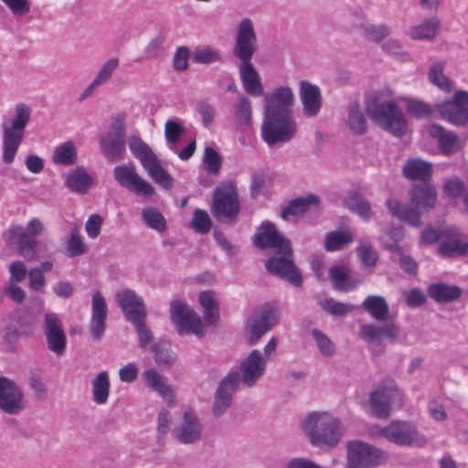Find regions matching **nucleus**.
<instances>
[{
    "label": "nucleus",
    "mask_w": 468,
    "mask_h": 468,
    "mask_svg": "<svg viewBox=\"0 0 468 468\" xmlns=\"http://www.w3.org/2000/svg\"><path fill=\"white\" fill-rule=\"evenodd\" d=\"M253 242L258 248H271L276 250V255L266 261L265 267L269 272L284 278L296 286L301 284V275L292 259L291 243L277 231L271 222L263 221L260 225Z\"/></svg>",
    "instance_id": "f257e3e1"
},
{
    "label": "nucleus",
    "mask_w": 468,
    "mask_h": 468,
    "mask_svg": "<svg viewBox=\"0 0 468 468\" xmlns=\"http://www.w3.org/2000/svg\"><path fill=\"white\" fill-rule=\"evenodd\" d=\"M258 49V41L253 21L249 17L240 19L237 27V34L233 53L241 60L239 74L244 90L252 96L263 93V85L259 72L250 59Z\"/></svg>",
    "instance_id": "f03ea898"
},
{
    "label": "nucleus",
    "mask_w": 468,
    "mask_h": 468,
    "mask_svg": "<svg viewBox=\"0 0 468 468\" xmlns=\"http://www.w3.org/2000/svg\"><path fill=\"white\" fill-rule=\"evenodd\" d=\"M365 103L367 114L377 125L399 137L406 133L407 121L389 88L367 94Z\"/></svg>",
    "instance_id": "7ed1b4c3"
},
{
    "label": "nucleus",
    "mask_w": 468,
    "mask_h": 468,
    "mask_svg": "<svg viewBox=\"0 0 468 468\" xmlns=\"http://www.w3.org/2000/svg\"><path fill=\"white\" fill-rule=\"evenodd\" d=\"M46 228L37 218L29 219L26 227L12 225L3 234L7 244L16 245L21 256L27 261H37L40 255L47 251V244L37 241L36 238L44 235Z\"/></svg>",
    "instance_id": "20e7f679"
},
{
    "label": "nucleus",
    "mask_w": 468,
    "mask_h": 468,
    "mask_svg": "<svg viewBox=\"0 0 468 468\" xmlns=\"http://www.w3.org/2000/svg\"><path fill=\"white\" fill-rule=\"evenodd\" d=\"M31 110L25 103L15 107L14 114L2 122V161L11 165L17 154L18 149L25 138V129L30 122Z\"/></svg>",
    "instance_id": "39448f33"
},
{
    "label": "nucleus",
    "mask_w": 468,
    "mask_h": 468,
    "mask_svg": "<svg viewBox=\"0 0 468 468\" xmlns=\"http://www.w3.org/2000/svg\"><path fill=\"white\" fill-rule=\"evenodd\" d=\"M410 197L414 208L406 207L394 198L388 199L387 206L393 216L412 226H419L420 211H428L435 207L437 191L430 185L414 186L410 192Z\"/></svg>",
    "instance_id": "423d86ee"
},
{
    "label": "nucleus",
    "mask_w": 468,
    "mask_h": 468,
    "mask_svg": "<svg viewBox=\"0 0 468 468\" xmlns=\"http://www.w3.org/2000/svg\"><path fill=\"white\" fill-rule=\"evenodd\" d=\"M310 442L318 447H334L341 438L337 420L326 412H311L302 422Z\"/></svg>",
    "instance_id": "0eeeda50"
},
{
    "label": "nucleus",
    "mask_w": 468,
    "mask_h": 468,
    "mask_svg": "<svg viewBox=\"0 0 468 468\" xmlns=\"http://www.w3.org/2000/svg\"><path fill=\"white\" fill-rule=\"evenodd\" d=\"M296 133L297 123L292 114H264L261 136L268 145L286 144Z\"/></svg>",
    "instance_id": "6e6552de"
},
{
    "label": "nucleus",
    "mask_w": 468,
    "mask_h": 468,
    "mask_svg": "<svg viewBox=\"0 0 468 468\" xmlns=\"http://www.w3.org/2000/svg\"><path fill=\"white\" fill-rule=\"evenodd\" d=\"M128 144L131 152L140 160L148 176L160 186L170 189L172 187V178L162 167L151 148L135 136L129 138Z\"/></svg>",
    "instance_id": "1a4fd4ad"
},
{
    "label": "nucleus",
    "mask_w": 468,
    "mask_h": 468,
    "mask_svg": "<svg viewBox=\"0 0 468 468\" xmlns=\"http://www.w3.org/2000/svg\"><path fill=\"white\" fill-rule=\"evenodd\" d=\"M170 318L179 335H204V324L200 316L186 302L175 299L170 303Z\"/></svg>",
    "instance_id": "9d476101"
},
{
    "label": "nucleus",
    "mask_w": 468,
    "mask_h": 468,
    "mask_svg": "<svg viewBox=\"0 0 468 468\" xmlns=\"http://www.w3.org/2000/svg\"><path fill=\"white\" fill-rule=\"evenodd\" d=\"M440 117L454 125L464 126L468 123V91H456L452 100L435 104Z\"/></svg>",
    "instance_id": "9b49d317"
},
{
    "label": "nucleus",
    "mask_w": 468,
    "mask_h": 468,
    "mask_svg": "<svg viewBox=\"0 0 468 468\" xmlns=\"http://www.w3.org/2000/svg\"><path fill=\"white\" fill-rule=\"evenodd\" d=\"M348 463L352 468H371L378 466L384 458V452L375 446L354 441L347 447Z\"/></svg>",
    "instance_id": "f8f14e48"
},
{
    "label": "nucleus",
    "mask_w": 468,
    "mask_h": 468,
    "mask_svg": "<svg viewBox=\"0 0 468 468\" xmlns=\"http://www.w3.org/2000/svg\"><path fill=\"white\" fill-rule=\"evenodd\" d=\"M294 102L292 88L279 85L264 95V114H292Z\"/></svg>",
    "instance_id": "ddd939ff"
},
{
    "label": "nucleus",
    "mask_w": 468,
    "mask_h": 468,
    "mask_svg": "<svg viewBox=\"0 0 468 468\" xmlns=\"http://www.w3.org/2000/svg\"><path fill=\"white\" fill-rule=\"evenodd\" d=\"M403 395L396 387H381L370 393L369 404L372 414L379 419L389 416L391 406H401Z\"/></svg>",
    "instance_id": "4468645a"
},
{
    "label": "nucleus",
    "mask_w": 468,
    "mask_h": 468,
    "mask_svg": "<svg viewBox=\"0 0 468 468\" xmlns=\"http://www.w3.org/2000/svg\"><path fill=\"white\" fill-rule=\"evenodd\" d=\"M212 212L219 220H232L239 213L238 197L232 185H224L215 191Z\"/></svg>",
    "instance_id": "2eb2a0df"
},
{
    "label": "nucleus",
    "mask_w": 468,
    "mask_h": 468,
    "mask_svg": "<svg viewBox=\"0 0 468 468\" xmlns=\"http://www.w3.org/2000/svg\"><path fill=\"white\" fill-rule=\"evenodd\" d=\"M280 317V308L274 303L264 304L255 318L250 321L247 326L249 340L251 345L257 341L266 332L271 330L278 322Z\"/></svg>",
    "instance_id": "dca6fc26"
},
{
    "label": "nucleus",
    "mask_w": 468,
    "mask_h": 468,
    "mask_svg": "<svg viewBox=\"0 0 468 468\" xmlns=\"http://www.w3.org/2000/svg\"><path fill=\"white\" fill-rule=\"evenodd\" d=\"M113 176L121 186L140 197H150L154 193V187L137 174L134 165H118L113 169Z\"/></svg>",
    "instance_id": "f3484780"
},
{
    "label": "nucleus",
    "mask_w": 468,
    "mask_h": 468,
    "mask_svg": "<svg viewBox=\"0 0 468 468\" xmlns=\"http://www.w3.org/2000/svg\"><path fill=\"white\" fill-rule=\"evenodd\" d=\"M44 329L48 349L58 356L62 355L66 350L67 336L62 328L60 316L54 312H46Z\"/></svg>",
    "instance_id": "a211bd4d"
},
{
    "label": "nucleus",
    "mask_w": 468,
    "mask_h": 468,
    "mask_svg": "<svg viewBox=\"0 0 468 468\" xmlns=\"http://www.w3.org/2000/svg\"><path fill=\"white\" fill-rule=\"evenodd\" d=\"M24 409V393L16 382H0V410L8 415H17Z\"/></svg>",
    "instance_id": "6ab92c4d"
},
{
    "label": "nucleus",
    "mask_w": 468,
    "mask_h": 468,
    "mask_svg": "<svg viewBox=\"0 0 468 468\" xmlns=\"http://www.w3.org/2000/svg\"><path fill=\"white\" fill-rule=\"evenodd\" d=\"M380 434L397 445H411L417 437V429L411 422L394 420L381 428Z\"/></svg>",
    "instance_id": "aec40b11"
},
{
    "label": "nucleus",
    "mask_w": 468,
    "mask_h": 468,
    "mask_svg": "<svg viewBox=\"0 0 468 468\" xmlns=\"http://www.w3.org/2000/svg\"><path fill=\"white\" fill-rule=\"evenodd\" d=\"M174 436L184 444L195 443L201 439L202 427L193 410H186L181 423L173 430Z\"/></svg>",
    "instance_id": "412c9836"
},
{
    "label": "nucleus",
    "mask_w": 468,
    "mask_h": 468,
    "mask_svg": "<svg viewBox=\"0 0 468 468\" xmlns=\"http://www.w3.org/2000/svg\"><path fill=\"white\" fill-rule=\"evenodd\" d=\"M116 301L121 306L127 320L138 321L145 317V306L140 296L129 289L121 290L116 293Z\"/></svg>",
    "instance_id": "4be33fe9"
},
{
    "label": "nucleus",
    "mask_w": 468,
    "mask_h": 468,
    "mask_svg": "<svg viewBox=\"0 0 468 468\" xmlns=\"http://www.w3.org/2000/svg\"><path fill=\"white\" fill-rule=\"evenodd\" d=\"M427 131L437 141L440 151L445 155L460 151L464 145V143L455 133L446 131L441 125L431 124L428 126Z\"/></svg>",
    "instance_id": "5701e85b"
},
{
    "label": "nucleus",
    "mask_w": 468,
    "mask_h": 468,
    "mask_svg": "<svg viewBox=\"0 0 468 468\" xmlns=\"http://www.w3.org/2000/svg\"><path fill=\"white\" fill-rule=\"evenodd\" d=\"M300 99L303 114L306 117H314L319 113L322 106V96L318 86L305 80L301 81Z\"/></svg>",
    "instance_id": "b1692460"
},
{
    "label": "nucleus",
    "mask_w": 468,
    "mask_h": 468,
    "mask_svg": "<svg viewBox=\"0 0 468 468\" xmlns=\"http://www.w3.org/2000/svg\"><path fill=\"white\" fill-rule=\"evenodd\" d=\"M442 235L444 237L439 248L441 255L452 257L468 252V242L461 239L458 229L455 227H446Z\"/></svg>",
    "instance_id": "393cba45"
},
{
    "label": "nucleus",
    "mask_w": 468,
    "mask_h": 468,
    "mask_svg": "<svg viewBox=\"0 0 468 468\" xmlns=\"http://www.w3.org/2000/svg\"><path fill=\"white\" fill-rule=\"evenodd\" d=\"M319 199L315 195H308L303 197H299L292 200L282 212L281 217L287 221H296V219L311 210L318 207Z\"/></svg>",
    "instance_id": "a878e982"
},
{
    "label": "nucleus",
    "mask_w": 468,
    "mask_h": 468,
    "mask_svg": "<svg viewBox=\"0 0 468 468\" xmlns=\"http://www.w3.org/2000/svg\"><path fill=\"white\" fill-rule=\"evenodd\" d=\"M119 59L117 58H111L106 60L100 68L92 81L84 89L80 95V100L83 101L90 97L94 91L101 85L106 83L113 75L119 67Z\"/></svg>",
    "instance_id": "bb28decb"
},
{
    "label": "nucleus",
    "mask_w": 468,
    "mask_h": 468,
    "mask_svg": "<svg viewBox=\"0 0 468 468\" xmlns=\"http://www.w3.org/2000/svg\"><path fill=\"white\" fill-rule=\"evenodd\" d=\"M94 176L88 171L79 166L68 173L65 184L72 192L86 194L92 186Z\"/></svg>",
    "instance_id": "cd10ccee"
},
{
    "label": "nucleus",
    "mask_w": 468,
    "mask_h": 468,
    "mask_svg": "<svg viewBox=\"0 0 468 468\" xmlns=\"http://www.w3.org/2000/svg\"><path fill=\"white\" fill-rule=\"evenodd\" d=\"M239 382H220L212 406L213 415L217 418L223 415L230 407L232 395L238 388Z\"/></svg>",
    "instance_id": "c85d7f7f"
},
{
    "label": "nucleus",
    "mask_w": 468,
    "mask_h": 468,
    "mask_svg": "<svg viewBox=\"0 0 468 468\" xmlns=\"http://www.w3.org/2000/svg\"><path fill=\"white\" fill-rule=\"evenodd\" d=\"M91 308L90 331L95 338H100L104 332V322L107 316V305L100 292L93 294Z\"/></svg>",
    "instance_id": "c756f323"
},
{
    "label": "nucleus",
    "mask_w": 468,
    "mask_h": 468,
    "mask_svg": "<svg viewBox=\"0 0 468 468\" xmlns=\"http://www.w3.org/2000/svg\"><path fill=\"white\" fill-rule=\"evenodd\" d=\"M239 369L244 380L259 378L265 370V359L260 351L253 350L242 361Z\"/></svg>",
    "instance_id": "7c9ffc66"
},
{
    "label": "nucleus",
    "mask_w": 468,
    "mask_h": 468,
    "mask_svg": "<svg viewBox=\"0 0 468 468\" xmlns=\"http://www.w3.org/2000/svg\"><path fill=\"white\" fill-rule=\"evenodd\" d=\"M403 175L410 180L428 181L432 175V165L420 158H412L403 166Z\"/></svg>",
    "instance_id": "2f4dec72"
},
{
    "label": "nucleus",
    "mask_w": 468,
    "mask_h": 468,
    "mask_svg": "<svg viewBox=\"0 0 468 468\" xmlns=\"http://www.w3.org/2000/svg\"><path fill=\"white\" fill-rule=\"evenodd\" d=\"M198 302L203 309V317L207 324H214L219 318V303L217 293L213 291H203L199 293Z\"/></svg>",
    "instance_id": "473e14b6"
},
{
    "label": "nucleus",
    "mask_w": 468,
    "mask_h": 468,
    "mask_svg": "<svg viewBox=\"0 0 468 468\" xmlns=\"http://www.w3.org/2000/svg\"><path fill=\"white\" fill-rule=\"evenodd\" d=\"M101 149L109 159H115L124 149L123 134L121 130L108 132L101 139Z\"/></svg>",
    "instance_id": "72a5a7b5"
},
{
    "label": "nucleus",
    "mask_w": 468,
    "mask_h": 468,
    "mask_svg": "<svg viewBox=\"0 0 468 468\" xmlns=\"http://www.w3.org/2000/svg\"><path fill=\"white\" fill-rule=\"evenodd\" d=\"M78 149L74 143L66 141L57 145L51 156V161L57 165L70 166L77 162Z\"/></svg>",
    "instance_id": "f704fd0d"
},
{
    "label": "nucleus",
    "mask_w": 468,
    "mask_h": 468,
    "mask_svg": "<svg viewBox=\"0 0 468 468\" xmlns=\"http://www.w3.org/2000/svg\"><path fill=\"white\" fill-rule=\"evenodd\" d=\"M330 277L335 289L346 292L355 289L361 282V280L353 278L349 270L343 266L332 267Z\"/></svg>",
    "instance_id": "c9c22d12"
},
{
    "label": "nucleus",
    "mask_w": 468,
    "mask_h": 468,
    "mask_svg": "<svg viewBox=\"0 0 468 468\" xmlns=\"http://www.w3.org/2000/svg\"><path fill=\"white\" fill-rule=\"evenodd\" d=\"M445 63L439 61L434 63L429 69L428 79L429 81L437 87L440 90L450 93L453 90L454 84L453 81L451 80L444 74Z\"/></svg>",
    "instance_id": "e433bc0d"
},
{
    "label": "nucleus",
    "mask_w": 468,
    "mask_h": 468,
    "mask_svg": "<svg viewBox=\"0 0 468 468\" xmlns=\"http://www.w3.org/2000/svg\"><path fill=\"white\" fill-rule=\"evenodd\" d=\"M185 132L184 122L179 118H171L165 124L166 144L171 151L177 150V144Z\"/></svg>",
    "instance_id": "4c0bfd02"
},
{
    "label": "nucleus",
    "mask_w": 468,
    "mask_h": 468,
    "mask_svg": "<svg viewBox=\"0 0 468 468\" xmlns=\"http://www.w3.org/2000/svg\"><path fill=\"white\" fill-rule=\"evenodd\" d=\"M361 336L372 343L383 338L394 339L397 336L398 330L393 324L379 328L372 324H363L360 330Z\"/></svg>",
    "instance_id": "58836bf2"
},
{
    "label": "nucleus",
    "mask_w": 468,
    "mask_h": 468,
    "mask_svg": "<svg viewBox=\"0 0 468 468\" xmlns=\"http://www.w3.org/2000/svg\"><path fill=\"white\" fill-rule=\"evenodd\" d=\"M346 123L354 133L361 134L367 131V119L357 102L349 104Z\"/></svg>",
    "instance_id": "ea45409f"
},
{
    "label": "nucleus",
    "mask_w": 468,
    "mask_h": 468,
    "mask_svg": "<svg viewBox=\"0 0 468 468\" xmlns=\"http://www.w3.org/2000/svg\"><path fill=\"white\" fill-rule=\"evenodd\" d=\"M353 239L354 234L348 228L341 229L326 235L324 247L328 251L337 250L351 243Z\"/></svg>",
    "instance_id": "a19ab883"
},
{
    "label": "nucleus",
    "mask_w": 468,
    "mask_h": 468,
    "mask_svg": "<svg viewBox=\"0 0 468 468\" xmlns=\"http://www.w3.org/2000/svg\"><path fill=\"white\" fill-rule=\"evenodd\" d=\"M345 204L351 211L357 214L362 219L368 220L371 218L372 212L369 203L364 200L357 193H349L345 198Z\"/></svg>",
    "instance_id": "79ce46f5"
},
{
    "label": "nucleus",
    "mask_w": 468,
    "mask_h": 468,
    "mask_svg": "<svg viewBox=\"0 0 468 468\" xmlns=\"http://www.w3.org/2000/svg\"><path fill=\"white\" fill-rule=\"evenodd\" d=\"M440 22L433 17L425 20L422 24L410 28L409 34L415 39H431L433 38L439 31Z\"/></svg>",
    "instance_id": "37998d69"
},
{
    "label": "nucleus",
    "mask_w": 468,
    "mask_h": 468,
    "mask_svg": "<svg viewBox=\"0 0 468 468\" xmlns=\"http://www.w3.org/2000/svg\"><path fill=\"white\" fill-rule=\"evenodd\" d=\"M363 307L376 320H383L388 312V306L381 296L371 295L365 299Z\"/></svg>",
    "instance_id": "c03bdc74"
},
{
    "label": "nucleus",
    "mask_w": 468,
    "mask_h": 468,
    "mask_svg": "<svg viewBox=\"0 0 468 468\" xmlns=\"http://www.w3.org/2000/svg\"><path fill=\"white\" fill-rule=\"evenodd\" d=\"M429 294L437 302H448L459 297L461 290L456 286L438 283L430 286Z\"/></svg>",
    "instance_id": "a18cd8bd"
},
{
    "label": "nucleus",
    "mask_w": 468,
    "mask_h": 468,
    "mask_svg": "<svg viewBox=\"0 0 468 468\" xmlns=\"http://www.w3.org/2000/svg\"><path fill=\"white\" fill-rule=\"evenodd\" d=\"M87 250L84 238L77 227L70 229L69 237L66 241V253L69 257H76L83 254Z\"/></svg>",
    "instance_id": "49530a36"
},
{
    "label": "nucleus",
    "mask_w": 468,
    "mask_h": 468,
    "mask_svg": "<svg viewBox=\"0 0 468 468\" xmlns=\"http://www.w3.org/2000/svg\"><path fill=\"white\" fill-rule=\"evenodd\" d=\"M356 253L361 264L366 268H373L378 262V252L367 240H359Z\"/></svg>",
    "instance_id": "de8ad7c7"
},
{
    "label": "nucleus",
    "mask_w": 468,
    "mask_h": 468,
    "mask_svg": "<svg viewBox=\"0 0 468 468\" xmlns=\"http://www.w3.org/2000/svg\"><path fill=\"white\" fill-rule=\"evenodd\" d=\"M191 58L195 63L211 64L220 60V53L210 46L197 47L191 52Z\"/></svg>",
    "instance_id": "09e8293b"
},
{
    "label": "nucleus",
    "mask_w": 468,
    "mask_h": 468,
    "mask_svg": "<svg viewBox=\"0 0 468 468\" xmlns=\"http://www.w3.org/2000/svg\"><path fill=\"white\" fill-rule=\"evenodd\" d=\"M144 222L147 227L156 230L164 231L166 227L165 219L163 215L154 207H146L142 211Z\"/></svg>",
    "instance_id": "8fccbe9b"
},
{
    "label": "nucleus",
    "mask_w": 468,
    "mask_h": 468,
    "mask_svg": "<svg viewBox=\"0 0 468 468\" xmlns=\"http://www.w3.org/2000/svg\"><path fill=\"white\" fill-rule=\"evenodd\" d=\"M202 163L208 174L215 175L220 169L222 159L213 147L207 146L204 150Z\"/></svg>",
    "instance_id": "3c124183"
},
{
    "label": "nucleus",
    "mask_w": 468,
    "mask_h": 468,
    "mask_svg": "<svg viewBox=\"0 0 468 468\" xmlns=\"http://www.w3.org/2000/svg\"><path fill=\"white\" fill-rule=\"evenodd\" d=\"M433 108L424 101L413 99L406 100V111L409 114L418 118L429 117L433 112Z\"/></svg>",
    "instance_id": "603ef678"
},
{
    "label": "nucleus",
    "mask_w": 468,
    "mask_h": 468,
    "mask_svg": "<svg viewBox=\"0 0 468 468\" xmlns=\"http://www.w3.org/2000/svg\"><path fill=\"white\" fill-rule=\"evenodd\" d=\"M191 228L198 233H207L211 229V220L208 213L203 209H196L190 223Z\"/></svg>",
    "instance_id": "864d4df0"
},
{
    "label": "nucleus",
    "mask_w": 468,
    "mask_h": 468,
    "mask_svg": "<svg viewBox=\"0 0 468 468\" xmlns=\"http://www.w3.org/2000/svg\"><path fill=\"white\" fill-rule=\"evenodd\" d=\"M320 304L327 313L336 316L344 315L353 309L351 304L336 302L334 299H324L320 302Z\"/></svg>",
    "instance_id": "5fc2aeb1"
},
{
    "label": "nucleus",
    "mask_w": 468,
    "mask_h": 468,
    "mask_svg": "<svg viewBox=\"0 0 468 468\" xmlns=\"http://www.w3.org/2000/svg\"><path fill=\"white\" fill-rule=\"evenodd\" d=\"M104 218L100 214H91L85 222V232L90 239H97L101 231Z\"/></svg>",
    "instance_id": "6e6d98bb"
},
{
    "label": "nucleus",
    "mask_w": 468,
    "mask_h": 468,
    "mask_svg": "<svg viewBox=\"0 0 468 468\" xmlns=\"http://www.w3.org/2000/svg\"><path fill=\"white\" fill-rule=\"evenodd\" d=\"M9 280L8 283H19L25 280L28 271L27 266L22 261H15L8 267Z\"/></svg>",
    "instance_id": "4d7b16f0"
},
{
    "label": "nucleus",
    "mask_w": 468,
    "mask_h": 468,
    "mask_svg": "<svg viewBox=\"0 0 468 468\" xmlns=\"http://www.w3.org/2000/svg\"><path fill=\"white\" fill-rule=\"evenodd\" d=\"M236 117L242 124H250L251 120V104L248 98L241 97L235 110Z\"/></svg>",
    "instance_id": "13d9d810"
},
{
    "label": "nucleus",
    "mask_w": 468,
    "mask_h": 468,
    "mask_svg": "<svg viewBox=\"0 0 468 468\" xmlns=\"http://www.w3.org/2000/svg\"><path fill=\"white\" fill-rule=\"evenodd\" d=\"M28 287L34 292H43L47 284L45 274L38 269L31 268L28 271Z\"/></svg>",
    "instance_id": "bf43d9fd"
},
{
    "label": "nucleus",
    "mask_w": 468,
    "mask_h": 468,
    "mask_svg": "<svg viewBox=\"0 0 468 468\" xmlns=\"http://www.w3.org/2000/svg\"><path fill=\"white\" fill-rule=\"evenodd\" d=\"M442 190L445 196L449 197H457L463 195V183L459 178H450L444 181Z\"/></svg>",
    "instance_id": "052dcab7"
},
{
    "label": "nucleus",
    "mask_w": 468,
    "mask_h": 468,
    "mask_svg": "<svg viewBox=\"0 0 468 468\" xmlns=\"http://www.w3.org/2000/svg\"><path fill=\"white\" fill-rule=\"evenodd\" d=\"M312 335L314 338L320 352L324 356H331L334 353V344L324 334L317 329H314L312 331Z\"/></svg>",
    "instance_id": "680f3d73"
},
{
    "label": "nucleus",
    "mask_w": 468,
    "mask_h": 468,
    "mask_svg": "<svg viewBox=\"0 0 468 468\" xmlns=\"http://www.w3.org/2000/svg\"><path fill=\"white\" fill-rule=\"evenodd\" d=\"M392 249V259L398 261L400 267L406 271L412 273L416 270L415 261L409 256L403 255L399 247L390 246Z\"/></svg>",
    "instance_id": "e2e57ef3"
},
{
    "label": "nucleus",
    "mask_w": 468,
    "mask_h": 468,
    "mask_svg": "<svg viewBox=\"0 0 468 468\" xmlns=\"http://www.w3.org/2000/svg\"><path fill=\"white\" fill-rule=\"evenodd\" d=\"M150 388L157 392L163 399L169 405L175 403V393L166 382H149Z\"/></svg>",
    "instance_id": "0e129e2a"
},
{
    "label": "nucleus",
    "mask_w": 468,
    "mask_h": 468,
    "mask_svg": "<svg viewBox=\"0 0 468 468\" xmlns=\"http://www.w3.org/2000/svg\"><path fill=\"white\" fill-rule=\"evenodd\" d=\"M155 360L160 364H169L175 359V355L169 349V344L162 342L154 346Z\"/></svg>",
    "instance_id": "69168bd1"
},
{
    "label": "nucleus",
    "mask_w": 468,
    "mask_h": 468,
    "mask_svg": "<svg viewBox=\"0 0 468 468\" xmlns=\"http://www.w3.org/2000/svg\"><path fill=\"white\" fill-rule=\"evenodd\" d=\"M93 399L97 404H104L109 397L110 382H92Z\"/></svg>",
    "instance_id": "338daca9"
},
{
    "label": "nucleus",
    "mask_w": 468,
    "mask_h": 468,
    "mask_svg": "<svg viewBox=\"0 0 468 468\" xmlns=\"http://www.w3.org/2000/svg\"><path fill=\"white\" fill-rule=\"evenodd\" d=\"M15 16H22L30 11L29 0H2Z\"/></svg>",
    "instance_id": "774afa93"
}]
</instances>
